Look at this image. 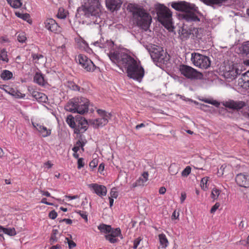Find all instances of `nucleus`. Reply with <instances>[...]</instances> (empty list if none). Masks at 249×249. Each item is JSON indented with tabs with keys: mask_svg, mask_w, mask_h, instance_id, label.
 <instances>
[{
	"mask_svg": "<svg viewBox=\"0 0 249 249\" xmlns=\"http://www.w3.org/2000/svg\"><path fill=\"white\" fill-rule=\"evenodd\" d=\"M118 237H120L121 239H123L121 230L119 228L112 229L111 232L109 234L105 235V238L112 244L116 243L119 242Z\"/></svg>",
	"mask_w": 249,
	"mask_h": 249,
	"instance_id": "4468645a",
	"label": "nucleus"
},
{
	"mask_svg": "<svg viewBox=\"0 0 249 249\" xmlns=\"http://www.w3.org/2000/svg\"><path fill=\"white\" fill-rule=\"evenodd\" d=\"M7 89H9V91H8V93L12 95H14V96H16V91H15V90L12 89V88H10L9 86H5Z\"/></svg>",
	"mask_w": 249,
	"mask_h": 249,
	"instance_id": "e2e57ef3",
	"label": "nucleus"
},
{
	"mask_svg": "<svg viewBox=\"0 0 249 249\" xmlns=\"http://www.w3.org/2000/svg\"><path fill=\"white\" fill-rule=\"evenodd\" d=\"M92 124L95 128L102 127L108 123V121L106 119L97 118L92 120Z\"/></svg>",
	"mask_w": 249,
	"mask_h": 249,
	"instance_id": "a878e982",
	"label": "nucleus"
},
{
	"mask_svg": "<svg viewBox=\"0 0 249 249\" xmlns=\"http://www.w3.org/2000/svg\"><path fill=\"white\" fill-rule=\"evenodd\" d=\"M110 194L111 198H116L118 196V193L116 191L115 188H112L111 190Z\"/></svg>",
	"mask_w": 249,
	"mask_h": 249,
	"instance_id": "864d4df0",
	"label": "nucleus"
},
{
	"mask_svg": "<svg viewBox=\"0 0 249 249\" xmlns=\"http://www.w3.org/2000/svg\"><path fill=\"white\" fill-rule=\"evenodd\" d=\"M107 55L110 60L119 67H123L130 55L118 51H110Z\"/></svg>",
	"mask_w": 249,
	"mask_h": 249,
	"instance_id": "6e6552de",
	"label": "nucleus"
},
{
	"mask_svg": "<svg viewBox=\"0 0 249 249\" xmlns=\"http://www.w3.org/2000/svg\"><path fill=\"white\" fill-rule=\"evenodd\" d=\"M149 52L154 61L166 63L170 59V55L160 46L151 45L149 48Z\"/></svg>",
	"mask_w": 249,
	"mask_h": 249,
	"instance_id": "423d86ee",
	"label": "nucleus"
},
{
	"mask_svg": "<svg viewBox=\"0 0 249 249\" xmlns=\"http://www.w3.org/2000/svg\"><path fill=\"white\" fill-rule=\"evenodd\" d=\"M183 18L187 21H199V18L197 15L191 10L186 12L183 14Z\"/></svg>",
	"mask_w": 249,
	"mask_h": 249,
	"instance_id": "4be33fe9",
	"label": "nucleus"
},
{
	"mask_svg": "<svg viewBox=\"0 0 249 249\" xmlns=\"http://www.w3.org/2000/svg\"><path fill=\"white\" fill-rule=\"evenodd\" d=\"M159 238L160 246L158 249H166L168 246L169 242L166 235L164 233L160 234Z\"/></svg>",
	"mask_w": 249,
	"mask_h": 249,
	"instance_id": "393cba45",
	"label": "nucleus"
},
{
	"mask_svg": "<svg viewBox=\"0 0 249 249\" xmlns=\"http://www.w3.org/2000/svg\"><path fill=\"white\" fill-rule=\"evenodd\" d=\"M106 4L109 10L114 12L120 8L122 1L121 0H106Z\"/></svg>",
	"mask_w": 249,
	"mask_h": 249,
	"instance_id": "aec40b11",
	"label": "nucleus"
},
{
	"mask_svg": "<svg viewBox=\"0 0 249 249\" xmlns=\"http://www.w3.org/2000/svg\"><path fill=\"white\" fill-rule=\"evenodd\" d=\"M179 215V212H177L176 211H174L171 216L172 219H178Z\"/></svg>",
	"mask_w": 249,
	"mask_h": 249,
	"instance_id": "052dcab7",
	"label": "nucleus"
},
{
	"mask_svg": "<svg viewBox=\"0 0 249 249\" xmlns=\"http://www.w3.org/2000/svg\"><path fill=\"white\" fill-rule=\"evenodd\" d=\"M141 241V239L139 237L136 238L134 241L133 243V248L134 249H136L138 246L139 245L140 242Z\"/></svg>",
	"mask_w": 249,
	"mask_h": 249,
	"instance_id": "6e6d98bb",
	"label": "nucleus"
},
{
	"mask_svg": "<svg viewBox=\"0 0 249 249\" xmlns=\"http://www.w3.org/2000/svg\"><path fill=\"white\" fill-rule=\"evenodd\" d=\"M18 40L20 42H24L26 40V37L24 33H22L18 34Z\"/></svg>",
	"mask_w": 249,
	"mask_h": 249,
	"instance_id": "8fccbe9b",
	"label": "nucleus"
},
{
	"mask_svg": "<svg viewBox=\"0 0 249 249\" xmlns=\"http://www.w3.org/2000/svg\"><path fill=\"white\" fill-rule=\"evenodd\" d=\"M242 80L244 81V85L245 88H249V71L243 74Z\"/></svg>",
	"mask_w": 249,
	"mask_h": 249,
	"instance_id": "a19ab883",
	"label": "nucleus"
},
{
	"mask_svg": "<svg viewBox=\"0 0 249 249\" xmlns=\"http://www.w3.org/2000/svg\"><path fill=\"white\" fill-rule=\"evenodd\" d=\"M171 6L177 11H182L185 13L193 9L191 5L186 1L173 2L171 4Z\"/></svg>",
	"mask_w": 249,
	"mask_h": 249,
	"instance_id": "a211bd4d",
	"label": "nucleus"
},
{
	"mask_svg": "<svg viewBox=\"0 0 249 249\" xmlns=\"http://www.w3.org/2000/svg\"><path fill=\"white\" fill-rule=\"evenodd\" d=\"M98 229L101 231V232L108 234L111 232L112 230L111 226L104 224H101L98 226Z\"/></svg>",
	"mask_w": 249,
	"mask_h": 249,
	"instance_id": "2f4dec72",
	"label": "nucleus"
},
{
	"mask_svg": "<svg viewBox=\"0 0 249 249\" xmlns=\"http://www.w3.org/2000/svg\"><path fill=\"white\" fill-rule=\"evenodd\" d=\"M57 216V213L54 211L53 210L51 211L49 213V216L51 219H54Z\"/></svg>",
	"mask_w": 249,
	"mask_h": 249,
	"instance_id": "5fc2aeb1",
	"label": "nucleus"
},
{
	"mask_svg": "<svg viewBox=\"0 0 249 249\" xmlns=\"http://www.w3.org/2000/svg\"><path fill=\"white\" fill-rule=\"evenodd\" d=\"M231 170V167L230 165L225 164H223L218 170V174L219 176H227L230 174Z\"/></svg>",
	"mask_w": 249,
	"mask_h": 249,
	"instance_id": "b1692460",
	"label": "nucleus"
},
{
	"mask_svg": "<svg viewBox=\"0 0 249 249\" xmlns=\"http://www.w3.org/2000/svg\"><path fill=\"white\" fill-rule=\"evenodd\" d=\"M191 61L196 67L206 69L210 67L211 61L209 57L197 53L191 54Z\"/></svg>",
	"mask_w": 249,
	"mask_h": 249,
	"instance_id": "0eeeda50",
	"label": "nucleus"
},
{
	"mask_svg": "<svg viewBox=\"0 0 249 249\" xmlns=\"http://www.w3.org/2000/svg\"><path fill=\"white\" fill-rule=\"evenodd\" d=\"M65 197L68 198L69 200H72V199H75L78 198H79V196L77 195H74L73 196L66 195L65 196Z\"/></svg>",
	"mask_w": 249,
	"mask_h": 249,
	"instance_id": "69168bd1",
	"label": "nucleus"
},
{
	"mask_svg": "<svg viewBox=\"0 0 249 249\" xmlns=\"http://www.w3.org/2000/svg\"><path fill=\"white\" fill-rule=\"evenodd\" d=\"M240 70L233 64H228L225 66L223 70V76L226 79H234L238 75L240 74Z\"/></svg>",
	"mask_w": 249,
	"mask_h": 249,
	"instance_id": "9b49d317",
	"label": "nucleus"
},
{
	"mask_svg": "<svg viewBox=\"0 0 249 249\" xmlns=\"http://www.w3.org/2000/svg\"><path fill=\"white\" fill-rule=\"evenodd\" d=\"M32 124L34 128L38 131L40 135L43 137H47L51 135L52 130L48 128L41 123L33 122Z\"/></svg>",
	"mask_w": 249,
	"mask_h": 249,
	"instance_id": "f3484780",
	"label": "nucleus"
},
{
	"mask_svg": "<svg viewBox=\"0 0 249 249\" xmlns=\"http://www.w3.org/2000/svg\"><path fill=\"white\" fill-rule=\"evenodd\" d=\"M98 164V160L97 159H94L91 162H90L89 166L90 168L94 169Z\"/></svg>",
	"mask_w": 249,
	"mask_h": 249,
	"instance_id": "603ef678",
	"label": "nucleus"
},
{
	"mask_svg": "<svg viewBox=\"0 0 249 249\" xmlns=\"http://www.w3.org/2000/svg\"><path fill=\"white\" fill-rule=\"evenodd\" d=\"M76 213L79 214L86 222L88 221V215L86 212L77 210Z\"/></svg>",
	"mask_w": 249,
	"mask_h": 249,
	"instance_id": "09e8293b",
	"label": "nucleus"
},
{
	"mask_svg": "<svg viewBox=\"0 0 249 249\" xmlns=\"http://www.w3.org/2000/svg\"><path fill=\"white\" fill-rule=\"evenodd\" d=\"M58 235H59L58 230L57 229H53L52 231V233L50 238V241L52 244H53L54 243L58 241Z\"/></svg>",
	"mask_w": 249,
	"mask_h": 249,
	"instance_id": "473e14b6",
	"label": "nucleus"
},
{
	"mask_svg": "<svg viewBox=\"0 0 249 249\" xmlns=\"http://www.w3.org/2000/svg\"><path fill=\"white\" fill-rule=\"evenodd\" d=\"M40 193L42 195L47 197H51L52 198H54L53 196H52L51 194L48 191H45L44 190H40Z\"/></svg>",
	"mask_w": 249,
	"mask_h": 249,
	"instance_id": "bf43d9fd",
	"label": "nucleus"
},
{
	"mask_svg": "<svg viewBox=\"0 0 249 249\" xmlns=\"http://www.w3.org/2000/svg\"><path fill=\"white\" fill-rule=\"evenodd\" d=\"M186 198V194L185 192H181L180 196V203H183Z\"/></svg>",
	"mask_w": 249,
	"mask_h": 249,
	"instance_id": "680f3d73",
	"label": "nucleus"
},
{
	"mask_svg": "<svg viewBox=\"0 0 249 249\" xmlns=\"http://www.w3.org/2000/svg\"><path fill=\"white\" fill-rule=\"evenodd\" d=\"M68 14L67 10L64 9L63 8H59L58 11L57 17L60 19L65 18Z\"/></svg>",
	"mask_w": 249,
	"mask_h": 249,
	"instance_id": "e433bc0d",
	"label": "nucleus"
},
{
	"mask_svg": "<svg viewBox=\"0 0 249 249\" xmlns=\"http://www.w3.org/2000/svg\"><path fill=\"white\" fill-rule=\"evenodd\" d=\"M82 5L77 9L79 14L89 17L95 15L101 11V4L99 0H82Z\"/></svg>",
	"mask_w": 249,
	"mask_h": 249,
	"instance_id": "20e7f679",
	"label": "nucleus"
},
{
	"mask_svg": "<svg viewBox=\"0 0 249 249\" xmlns=\"http://www.w3.org/2000/svg\"><path fill=\"white\" fill-rule=\"evenodd\" d=\"M88 124L87 120L83 117L76 119V125L74 127V133L80 134L84 133L88 128Z\"/></svg>",
	"mask_w": 249,
	"mask_h": 249,
	"instance_id": "f8f14e48",
	"label": "nucleus"
},
{
	"mask_svg": "<svg viewBox=\"0 0 249 249\" xmlns=\"http://www.w3.org/2000/svg\"><path fill=\"white\" fill-rule=\"evenodd\" d=\"M66 121L71 127L74 128L75 127L76 120L75 121L74 118L71 115L67 116Z\"/></svg>",
	"mask_w": 249,
	"mask_h": 249,
	"instance_id": "ea45409f",
	"label": "nucleus"
},
{
	"mask_svg": "<svg viewBox=\"0 0 249 249\" xmlns=\"http://www.w3.org/2000/svg\"><path fill=\"white\" fill-rule=\"evenodd\" d=\"M78 166L77 168L78 169H80L84 166V162L83 161V159L82 158H79L78 160Z\"/></svg>",
	"mask_w": 249,
	"mask_h": 249,
	"instance_id": "4d7b16f0",
	"label": "nucleus"
},
{
	"mask_svg": "<svg viewBox=\"0 0 249 249\" xmlns=\"http://www.w3.org/2000/svg\"><path fill=\"white\" fill-rule=\"evenodd\" d=\"M101 44L98 46L101 48L107 49L108 50H112L114 47V42L111 40H106L105 42H100Z\"/></svg>",
	"mask_w": 249,
	"mask_h": 249,
	"instance_id": "cd10ccee",
	"label": "nucleus"
},
{
	"mask_svg": "<svg viewBox=\"0 0 249 249\" xmlns=\"http://www.w3.org/2000/svg\"><path fill=\"white\" fill-rule=\"evenodd\" d=\"M89 188L93 190V192L99 196H105L107 195V188L97 183H92L88 185Z\"/></svg>",
	"mask_w": 249,
	"mask_h": 249,
	"instance_id": "6ab92c4d",
	"label": "nucleus"
},
{
	"mask_svg": "<svg viewBox=\"0 0 249 249\" xmlns=\"http://www.w3.org/2000/svg\"><path fill=\"white\" fill-rule=\"evenodd\" d=\"M223 105L227 108L234 110H239L246 106V103L242 101L230 100L223 103Z\"/></svg>",
	"mask_w": 249,
	"mask_h": 249,
	"instance_id": "dca6fc26",
	"label": "nucleus"
},
{
	"mask_svg": "<svg viewBox=\"0 0 249 249\" xmlns=\"http://www.w3.org/2000/svg\"><path fill=\"white\" fill-rule=\"evenodd\" d=\"M22 0H6L8 3L14 8H18L22 4Z\"/></svg>",
	"mask_w": 249,
	"mask_h": 249,
	"instance_id": "c756f323",
	"label": "nucleus"
},
{
	"mask_svg": "<svg viewBox=\"0 0 249 249\" xmlns=\"http://www.w3.org/2000/svg\"><path fill=\"white\" fill-rule=\"evenodd\" d=\"M179 71L181 74L190 79H197L202 78V74L191 66L186 65H181L179 66Z\"/></svg>",
	"mask_w": 249,
	"mask_h": 249,
	"instance_id": "1a4fd4ad",
	"label": "nucleus"
},
{
	"mask_svg": "<svg viewBox=\"0 0 249 249\" xmlns=\"http://www.w3.org/2000/svg\"><path fill=\"white\" fill-rule=\"evenodd\" d=\"M148 176L149 174L147 172H143L135 182L132 184V187L135 188L138 186L144 185L145 183L148 180Z\"/></svg>",
	"mask_w": 249,
	"mask_h": 249,
	"instance_id": "412c9836",
	"label": "nucleus"
},
{
	"mask_svg": "<svg viewBox=\"0 0 249 249\" xmlns=\"http://www.w3.org/2000/svg\"><path fill=\"white\" fill-rule=\"evenodd\" d=\"M5 233L10 236H14L16 234V231L15 228H5Z\"/></svg>",
	"mask_w": 249,
	"mask_h": 249,
	"instance_id": "a18cd8bd",
	"label": "nucleus"
},
{
	"mask_svg": "<svg viewBox=\"0 0 249 249\" xmlns=\"http://www.w3.org/2000/svg\"><path fill=\"white\" fill-rule=\"evenodd\" d=\"M89 105V101L84 97H75L71 99L65 107L68 111L84 114L88 112Z\"/></svg>",
	"mask_w": 249,
	"mask_h": 249,
	"instance_id": "f03ea898",
	"label": "nucleus"
},
{
	"mask_svg": "<svg viewBox=\"0 0 249 249\" xmlns=\"http://www.w3.org/2000/svg\"><path fill=\"white\" fill-rule=\"evenodd\" d=\"M123 67L126 69L130 78L141 81L144 75V71L140 61L138 62L130 56Z\"/></svg>",
	"mask_w": 249,
	"mask_h": 249,
	"instance_id": "7ed1b4c3",
	"label": "nucleus"
},
{
	"mask_svg": "<svg viewBox=\"0 0 249 249\" xmlns=\"http://www.w3.org/2000/svg\"><path fill=\"white\" fill-rule=\"evenodd\" d=\"M13 76V73L8 70H3L0 74V77L3 80H8L12 78Z\"/></svg>",
	"mask_w": 249,
	"mask_h": 249,
	"instance_id": "c85d7f7f",
	"label": "nucleus"
},
{
	"mask_svg": "<svg viewBox=\"0 0 249 249\" xmlns=\"http://www.w3.org/2000/svg\"><path fill=\"white\" fill-rule=\"evenodd\" d=\"M203 3L207 5L212 6L213 5H217L219 6L227 1L228 0H200Z\"/></svg>",
	"mask_w": 249,
	"mask_h": 249,
	"instance_id": "bb28decb",
	"label": "nucleus"
},
{
	"mask_svg": "<svg viewBox=\"0 0 249 249\" xmlns=\"http://www.w3.org/2000/svg\"><path fill=\"white\" fill-rule=\"evenodd\" d=\"M40 203L45 204L48 205L53 206V204L49 202H48L47 201V198H43L40 201Z\"/></svg>",
	"mask_w": 249,
	"mask_h": 249,
	"instance_id": "0e129e2a",
	"label": "nucleus"
},
{
	"mask_svg": "<svg viewBox=\"0 0 249 249\" xmlns=\"http://www.w3.org/2000/svg\"><path fill=\"white\" fill-rule=\"evenodd\" d=\"M201 100L205 103L212 104V105H214L217 107H218L220 105L219 103L216 100H211V99H206V98H203V99H201Z\"/></svg>",
	"mask_w": 249,
	"mask_h": 249,
	"instance_id": "c03bdc74",
	"label": "nucleus"
},
{
	"mask_svg": "<svg viewBox=\"0 0 249 249\" xmlns=\"http://www.w3.org/2000/svg\"><path fill=\"white\" fill-rule=\"evenodd\" d=\"M77 59L79 64L87 71H93L96 68L93 62L85 55L80 54Z\"/></svg>",
	"mask_w": 249,
	"mask_h": 249,
	"instance_id": "9d476101",
	"label": "nucleus"
},
{
	"mask_svg": "<svg viewBox=\"0 0 249 249\" xmlns=\"http://www.w3.org/2000/svg\"><path fill=\"white\" fill-rule=\"evenodd\" d=\"M191 168L189 166H187L182 171L181 176L183 177H187L191 173Z\"/></svg>",
	"mask_w": 249,
	"mask_h": 249,
	"instance_id": "de8ad7c7",
	"label": "nucleus"
},
{
	"mask_svg": "<svg viewBox=\"0 0 249 249\" xmlns=\"http://www.w3.org/2000/svg\"><path fill=\"white\" fill-rule=\"evenodd\" d=\"M221 191L220 189L216 187L213 188L211 192V196L213 200H217L221 193Z\"/></svg>",
	"mask_w": 249,
	"mask_h": 249,
	"instance_id": "c9c22d12",
	"label": "nucleus"
},
{
	"mask_svg": "<svg viewBox=\"0 0 249 249\" xmlns=\"http://www.w3.org/2000/svg\"><path fill=\"white\" fill-rule=\"evenodd\" d=\"M220 204L218 202L216 203L211 208V213H214L216 210L219 207Z\"/></svg>",
	"mask_w": 249,
	"mask_h": 249,
	"instance_id": "13d9d810",
	"label": "nucleus"
},
{
	"mask_svg": "<svg viewBox=\"0 0 249 249\" xmlns=\"http://www.w3.org/2000/svg\"><path fill=\"white\" fill-rule=\"evenodd\" d=\"M155 10L158 20L165 28H168L172 24V12L163 4L158 3L155 5Z\"/></svg>",
	"mask_w": 249,
	"mask_h": 249,
	"instance_id": "39448f33",
	"label": "nucleus"
},
{
	"mask_svg": "<svg viewBox=\"0 0 249 249\" xmlns=\"http://www.w3.org/2000/svg\"><path fill=\"white\" fill-rule=\"evenodd\" d=\"M105 168V164L104 163H101L100 164L99 167H98V171L100 173L103 172Z\"/></svg>",
	"mask_w": 249,
	"mask_h": 249,
	"instance_id": "338daca9",
	"label": "nucleus"
},
{
	"mask_svg": "<svg viewBox=\"0 0 249 249\" xmlns=\"http://www.w3.org/2000/svg\"><path fill=\"white\" fill-rule=\"evenodd\" d=\"M33 96L37 101L40 103H46L48 101L47 96L43 93L34 91L32 93Z\"/></svg>",
	"mask_w": 249,
	"mask_h": 249,
	"instance_id": "5701e85b",
	"label": "nucleus"
},
{
	"mask_svg": "<svg viewBox=\"0 0 249 249\" xmlns=\"http://www.w3.org/2000/svg\"><path fill=\"white\" fill-rule=\"evenodd\" d=\"M34 81L40 85L44 84V77L42 74L36 73L34 76Z\"/></svg>",
	"mask_w": 249,
	"mask_h": 249,
	"instance_id": "58836bf2",
	"label": "nucleus"
},
{
	"mask_svg": "<svg viewBox=\"0 0 249 249\" xmlns=\"http://www.w3.org/2000/svg\"><path fill=\"white\" fill-rule=\"evenodd\" d=\"M209 180L208 177H204L201 179L200 182V186L202 189L203 190H206L208 189L207 183Z\"/></svg>",
	"mask_w": 249,
	"mask_h": 249,
	"instance_id": "79ce46f5",
	"label": "nucleus"
},
{
	"mask_svg": "<svg viewBox=\"0 0 249 249\" xmlns=\"http://www.w3.org/2000/svg\"><path fill=\"white\" fill-rule=\"evenodd\" d=\"M97 112L102 119H106L108 121V120L111 118V113L107 112L105 110L98 109L97 110Z\"/></svg>",
	"mask_w": 249,
	"mask_h": 249,
	"instance_id": "7c9ffc66",
	"label": "nucleus"
},
{
	"mask_svg": "<svg viewBox=\"0 0 249 249\" xmlns=\"http://www.w3.org/2000/svg\"><path fill=\"white\" fill-rule=\"evenodd\" d=\"M15 15L17 17H18L19 18H20L22 19H23L25 21H26L28 22H30V21H31V20L30 19V16L29 14L27 13H21L19 12H16Z\"/></svg>",
	"mask_w": 249,
	"mask_h": 249,
	"instance_id": "f704fd0d",
	"label": "nucleus"
},
{
	"mask_svg": "<svg viewBox=\"0 0 249 249\" xmlns=\"http://www.w3.org/2000/svg\"><path fill=\"white\" fill-rule=\"evenodd\" d=\"M127 9L132 14L134 22L141 29L147 30L152 21V18L144 8L138 4L130 3Z\"/></svg>",
	"mask_w": 249,
	"mask_h": 249,
	"instance_id": "f257e3e1",
	"label": "nucleus"
},
{
	"mask_svg": "<svg viewBox=\"0 0 249 249\" xmlns=\"http://www.w3.org/2000/svg\"><path fill=\"white\" fill-rule=\"evenodd\" d=\"M32 57L35 63H38V60L41 58H43V55L41 54L32 53Z\"/></svg>",
	"mask_w": 249,
	"mask_h": 249,
	"instance_id": "49530a36",
	"label": "nucleus"
},
{
	"mask_svg": "<svg viewBox=\"0 0 249 249\" xmlns=\"http://www.w3.org/2000/svg\"><path fill=\"white\" fill-rule=\"evenodd\" d=\"M106 40L103 37H101L99 41H97L94 43L95 46H98V45L101 44L100 42H105Z\"/></svg>",
	"mask_w": 249,
	"mask_h": 249,
	"instance_id": "774afa93",
	"label": "nucleus"
},
{
	"mask_svg": "<svg viewBox=\"0 0 249 249\" xmlns=\"http://www.w3.org/2000/svg\"><path fill=\"white\" fill-rule=\"evenodd\" d=\"M0 61L6 63H8L9 61L7 52L5 49H0Z\"/></svg>",
	"mask_w": 249,
	"mask_h": 249,
	"instance_id": "72a5a7b5",
	"label": "nucleus"
},
{
	"mask_svg": "<svg viewBox=\"0 0 249 249\" xmlns=\"http://www.w3.org/2000/svg\"><path fill=\"white\" fill-rule=\"evenodd\" d=\"M168 170L171 175H176L178 172V167L176 164L172 163L169 167Z\"/></svg>",
	"mask_w": 249,
	"mask_h": 249,
	"instance_id": "4c0bfd02",
	"label": "nucleus"
},
{
	"mask_svg": "<svg viewBox=\"0 0 249 249\" xmlns=\"http://www.w3.org/2000/svg\"><path fill=\"white\" fill-rule=\"evenodd\" d=\"M44 27L48 30L54 33H58L61 31V28L55 20L52 18H48L44 22Z\"/></svg>",
	"mask_w": 249,
	"mask_h": 249,
	"instance_id": "2eb2a0df",
	"label": "nucleus"
},
{
	"mask_svg": "<svg viewBox=\"0 0 249 249\" xmlns=\"http://www.w3.org/2000/svg\"><path fill=\"white\" fill-rule=\"evenodd\" d=\"M76 145L74 146L72 149L74 152L77 153L80 149V147H81L82 149L84 150L83 146L84 145V143L83 142L79 140L78 142H77Z\"/></svg>",
	"mask_w": 249,
	"mask_h": 249,
	"instance_id": "37998d69",
	"label": "nucleus"
},
{
	"mask_svg": "<svg viewBox=\"0 0 249 249\" xmlns=\"http://www.w3.org/2000/svg\"><path fill=\"white\" fill-rule=\"evenodd\" d=\"M66 240L67 241L70 249H72L76 247V243L72 240H70L68 237L66 238Z\"/></svg>",
	"mask_w": 249,
	"mask_h": 249,
	"instance_id": "3c124183",
	"label": "nucleus"
},
{
	"mask_svg": "<svg viewBox=\"0 0 249 249\" xmlns=\"http://www.w3.org/2000/svg\"><path fill=\"white\" fill-rule=\"evenodd\" d=\"M237 184L241 187L249 188V174L241 173L238 174L235 178Z\"/></svg>",
	"mask_w": 249,
	"mask_h": 249,
	"instance_id": "ddd939ff",
	"label": "nucleus"
}]
</instances>
